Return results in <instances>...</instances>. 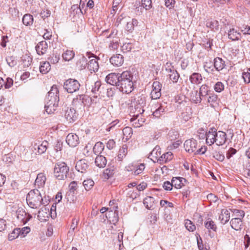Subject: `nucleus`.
Wrapping results in <instances>:
<instances>
[{
	"instance_id": "nucleus-1",
	"label": "nucleus",
	"mask_w": 250,
	"mask_h": 250,
	"mask_svg": "<svg viewBox=\"0 0 250 250\" xmlns=\"http://www.w3.org/2000/svg\"><path fill=\"white\" fill-rule=\"evenodd\" d=\"M129 110L130 116L132 117L131 121L136 120L139 117L140 115L142 116V114L144 112V107L146 105V98L145 97L140 96L136 97H132Z\"/></svg>"
},
{
	"instance_id": "nucleus-2",
	"label": "nucleus",
	"mask_w": 250,
	"mask_h": 250,
	"mask_svg": "<svg viewBox=\"0 0 250 250\" xmlns=\"http://www.w3.org/2000/svg\"><path fill=\"white\" fill-rule=\"evenodd\" d=\"M59 91L56 85H53L48 92L45 99V108L48 114L54 113L59 105Z\"/></svg>"
},
{
	"instance_id": "nucleus-3",
	"label": "nucleus",
	"mask_w": 250,
	"mask_h": 250,
	"mask_svg": "<svg viewBox=\"0 0 250 250\" xmlns=\"http://www.w3.org/2000/svg\"><path fill=\"white\" fill-rule=\"evenodd\" d=\"M133 74L128 71L121 73V77L117 89L123 93L129 94L134 89Z\"/></svg>"
},
{
	"instance_id": "nucleus-4",
	"label": "nucleus",
	"mask_w": 250,
	"mask_h": 250,
	"mask_svg": "<svg viewBox=\"0 0 250 250\" xmlns=\"http://www.w3.org/2000/svg\"><path fill=\"white\" fill-rule=\"evenodd\" d=\"M26 201L28 206L31 208H36L41 205L47 203L44 202L40 192L37 189L31 190L26 196Z\"/></svg>"
},
{
	"instance_id": "nucleus-5",
	"label": "nucleus",
	"mask_w": 250,
	"mask_h": 250,
	"mask_svg": "<svg viewBox=\"0 0 250 250\" xmlns=\"http://www.w3.org/2000/svg\"><path fill=\"white\" fill-rule=\"evenodd\" d=\"M69 171V167L64 163H58L54 167V175L59 180L64 179L66 178Z\"/></svg>"
},
{
	"instance_id": "nucleus-6",
	"label": "nucleus",
	"mask_w": 250,
	"mask_h": 250,
	"mask_svg": "<svg viewBox=\"0 0 250 250\" xmlns=\"http://www.w3.org/2000/svg\"><path fill=\"white\" fill-rule=\"evenodd\" d=\"M80 86L79 82L73 79L66 80L63 83L64 89L69 93H73L79 90Z\"/></svg>"
},
{
	"instance_id": "nucleus-7",
	"label": "nucleus",
	"mask_w": 250,
	"mask_h": 250,
	"mask_svg": "<svg viewBox=\"0 0 250 250\" xmlns=\"http://www.w3.org/2000/svg\"><path fill=\"white\" fill-rule=\"evenodd\" d=\"M88 97L84 94L78 95L74 98L72 102V104L75 107V109L82 110L88 102Z\"/></svg>"
},
{
	"instance_id": "nucleus-8",
	"label": "nucleus",
	"mask_w": 250,
	"mask_h": 250,
	"mask_svg": "<svg viewBox=\"0 0 250 250\" xmlns=\"http://www.w3.org/2000/svg\"><path fill=\"white\" fill-rule=\"evenodd\" d=\"M121 77V74L117 73H111L105 77V81L107 83L118 87V83Z\"/></svg>"
},
{
	"instance_id": "nucleus-9",
	"label": "nucleus",
	"mask_w": 250,
	"mask_h": 250,
	"mask_svg": "<svg viewBox=\"0 0 250 250\" xmlns=\"http://www.w3.org/2000/svg\"><path fill=\"white\" fill-rule=\"evenodd\" d=\"M167 107L166 103H158L155 104L154 108V110L153 112V116L157 118H160L165 114Z\"/></svg>"
},
{
	"instance_id": "nucleus-10",
	"label": "nucleus",
	"mask_w": 250,
	"mask_h": 250,
	"mask_svg": "<svg viewBox=\"0 0 250 250\" xmlns=\"http://www.w3.org/2000/svg\"><path fill=\"white\" fill-rule=\"evenodd\" d=\"M16 216L18 220L23 224H25L32 217V216L27 213L22 208H19L16 211Z\"/></svg>"
},
{
	"instance_id": "nucleus-11",
	"label": "nucleus",
	"mask_w": 250,
	"mask_h": 250,
	"mask_svg": "<svg viewBox=\"0 0 250 250\" xmlns=\"http://www.w3.org/2000/svg\"><path fill=\"white\" fill-rule=\"evenodd\" d=\"M184 147L186 151L189 153H194L195 152L197 146V141L194 139H191L186 140L184 143Z\"/></svg>"
},
{
	"instance_id": "nucleus-12",
	"label": "nucleus",
	"mask_w": 250,
	"mask_h": 250,
	"mask_svg": "<svg viewBox=\"0 0 250 250\" xmlns=\"http://www.w3.org/2000/svg\"><path fill=\"white\" fill-rule=\"evenodd\" d=\"M216 132V129L211 127L209 129L208 131L206 133V143L209 146H211L215 143Z\"/></svg>"
},
{
	"instance_id": "nucleus-13",
	"label": "nucleus",
	"mask_w": 250,
	"mask_h": 250,
	"mask_svg": "<svg viewBox=\"0 0 250 250\" xmlns=\"http://www.w3.org/2000/svg\"><path fill=\"white\" fill-rule=\"evenodd\" d=\"M66 142L71 147H75L79 143V139L76 134L70 133L66 138Z\"/></svg>"
},
{
	"instance_id": "nucleus-14",
	"label": "nucleus",
	"mask_w": 250,
	"mask_h": 250,
	"mask_svg": "<svg viewBox=\"0 0 250 250\" xmlns=\"http://www.w3.org/2000/svg\"><path fill=\"white\" fill-rule=\"evenodd\" d=\"M114 31H112V32L107 36V39H110L112 38V40L110 41V43L108 45V48L110 50L114 51L118 49L119 47V41L118 38L116 36H113Z\"/></svg>"
},
{
	"instance_id": "nucleus-15",
	"label": "nucleus",
	"mask_w": 250,
	"mask_h": 250,
	"mask_svg": "<svg viewBox=\"0 0 250 250\" xmlns=\"http://www.w3.org/2000/svg\"><path fill=\"white\" fill-rule=\"evenodd\" d=\"M92 59H90L87 64V69L91 72V73L95 72L98 70L99 63L98 62V59L95 56L91 55Z\"/></svg>"
},
{
	"instance_id": "nucleus-16",
	"label": "nucleus",
	"mask_w": 250,
	"mask_h": 250,
	"mask_svg": "<svg viewBox=\"0 0 250 250\" xmlns=\"http://www.w3.org/2000/svg\"><path fill=\"white\" fill-rule=\"evenodd\" d=\"M89 167L87 161L85 159H81L78 161L75 166L76 169L81 173H84Z\"/></svg>"
},
{
	"instance_id": "nucleus-17",
	"label": "nucleus",
	"mask_w": 250,
	"mask_h": 250,
	"mask_svg": "<svg viewBox=\"0 0 250 250\" xmlns=\"http://www.w3.org/2000/svg\"><path fill=\"white\" fill-rule=\"evenodd\" d=\"M76 110L74 108H67L65 110L64 117L69 123L73 122L76 119Z\"/></svg>"
},
{
	"instance_id": "nucleus-18",
	"label": "nucleus",
	"mask_w": 250,
	"mask_h": 250,
	"mask_svg": "<svg viewBox=\"0 0 250 250\" xmlns=\"http://www.w3.org/2000/svg\"><path fill=\"white\" fill-rule=\"evenodd\" d=\"M215 142L217 146H220L224 145L226 141V134L225 132L221 131H219L215 134Z\"/></svg>"
},
{
	"instance_id": "nucleus-19",
	"label": "nucleus",
	"mask_w": 250,
	"mask_h": 250,
	"mask_svg": "<svg viewBox=\"0 0 250 250\" xmlns=\"http://www.w3.org/2000/svg\"><path fill=\"white\" fill-rule=\"evenodd\" d=\"M124 57L121 54H116L111 57L110 59V62L114 66H119L124 62Z\"/></svg>"
},
{
	"instance_id": "nucleus-20",
	"label": "nucleus",
	"mask_w": 250,
	"mask_h": 250,
	"mask_svg": "<svg viewBox=\"0 0 250 250\" xmlns=\"http://www.w3.org/2000/svg\"><path fill=\"white\" fill-rule=\"evenodd\" d=\"M48 49V44L45 41L39 42L36 46V50L39 55H43Z\"/></svg>"
},
{
	"instance_id": "nucleus-21",
	"label": "nucleus",
	"mask_w": 250,
	"mask_h": 250,
	"mask_svg": "<svg viewBox=\"0 0 250 250\" xmlns=\"http://www.w3.org/2000/svg\"><path fill=\"white\" fill-rule=\"evenodd\" d=\"M186 179L182 177H173L171 180L172 185L177 189L181 188L185 185Z\"/></svg>"
},
{
	"instance_id": "nucleus-22",
	"label": "nucleus",
	"mask_w": 250,
	"mask_h": 250,
	"mask_svg": "<svg viewBox=\"0 0 250 250\" xmlns=\"http://www.w3.org/2000/svg\"><path fill=\"white\" fill-rule=\"evenodd\" d=\"M230 213L228 210L226 209H223L221 211V213L219 216L221 224L223 225L226 224L229 220Z\"/></svg>"
},
{
	"instance_id": "nucleus-23",
	"label": "nucleus",
	"mask_w": 250,
	"mask_h": 250,
	"mask_svg": "<svg viewBox=\"0 0 250 250\" xmlns=\"http://www.w3.org/2000/svg\"><path fill=\"white\" fill-rule=\"evenodd\" d=\"M91 55H93L90 52H87L85 54V56H83L80 58L79 60L77 62V65H79L81 69L85 68L86 66H87V60L86 57L89 59L91 58Z\"/></svg>"
},
{
	"instance_id": "nucleus-24",
	"label": "nucleus",
	"mask_w": 250,
	"mask_h": 250,
	"mask_svg": "<svg viewBox=\"0 0 250 250\" xmlns=\"http://www.w3.org/2000/svg\"><path fill=\"white\" fill-rule=\"evenodd\" d=\"M46 181V177L42 173H40L37 175L35 180V185L38 188H42L44 186Z\"/></svg>"
},
{
	"instance_id": "nucleus-25",
	"label": "nucleus",
	"mask_w": 250,
	"mask_h": 250,
	"mask_svg": "<svg viewBox=\"0 0 250 250\" xmlns=\"http://www.w3.org/2000/svg\"><path fill=\"white\" fill-rule=\"evenodd\" d=\"M116 171V167L114 166H108L104 170V176L105 179H108L113 176Z\"/></svg>"
},
{
	"instance_id": "nucleus-26",
	"label": "nucleus",
	"mask_w": 250,
	"mask_h": 250,
	"mask_svg": "<svg viewBox=\"0 0 250 250\" xmlns=\"http://www.w3.org/2000/svg\"><path fill=\"white\" fill-rule=\"evenodd\" d=\"M231 228L238 231L242 229V220L241 218H232L230 221Z\"/></svg>"
},
{
	"instance_id": "nucleus-27",
	"label": "nucleus",
	"mask_w": 250,
	"mask_h": 250,
	"mask_svg": "<svg viewBox=\"0 0 250 250\" xmlns=\"http://www.w3.org/2000/svg\"><path fill=\"white\" fill-rule=\"evenodd\" d=\"M61 54V51L60 50H54L53 51L52 55L48 58L50 62L53 64H55L58 62L60 60V56Z\"/></svg>"
},
{
	"instance_id": "nucleus-28",
	"label": "nucleus",
	"mask_w": 250,
	"mask_h": 250,
	"mask_svg": "<svg viewBox=\"0 0 250 250\" xmlns=\"http://www.w3.org/2000/svg\"><path fill=\"white\" fill-rule=\"evenodd\" d=\"M240 37L241 33L237 32L234 28L230 29L228 32V38L232 41H238Z\"/></svg>"
},
{
	"instance_id": "nucleus-29",
	"label": "nucleus",
	"mask_w": 250,
	"mask_h": 250,
	"mask_svg": "<svg viewBox=\"0 0 250 250\" xmlns=\"http://www.w3.org/2000/svg\"><path fill=\"white\" fill-rule=\"evenodd\" d=\"M202 75L199 73L194 72L189 77V81L192 84H198L202 82Z\"/></svg>"
},
{
	"instance_id": "nucleus-30",
	"label": "nucleus",
	"mask_w": 250,
	"mask_h": 250,
	"mask_svg": "<svg viewBox=\"0 0 250 250\" xmlns=\"http://www.w3.org/2000/svg\"><path fill=\"white\" fill-rule=\"evenodd\" d=\"M106 159L102 155H99L96 157L95 160L96 165L100 168L104 167L106 165Z\"/></svg>"
},
{
	"instance_id": "nucleus-31",
	"label": "nucleus",
	"mask_w": 250,
	"mask_h": 250,
	"mask_svg": "<svg viewBox=\"0 0 250 250\" xmlns=\"http://www.w3.org/2000/svg\"><path fill=\"white\" fill-rule=\"evenodd\" d=\"M225 66V62L222 59L216 57L214 59V66L217 71L222 70Z\"/></svg>"
},
{
	"instance_id": "nucleus-32",
	"label": "nucleus",
	"mask_w": 250,
	"mask_h": 250,
	"mask_svg": "<svg viewBox=\"0 0 250 250\" xmlns=\"http://www.w3.org/2000/svg\"><path fill=\"white\" fill-rule=\"evenodd\" d=\"M206 25L214 31H216L219 29V24L217 21L208 20L206 21Z\"/></svg>"
},
{
	"instance_id": "nucleus-33",
	"label": "nucleus",
	"mask_w": 250,
	"mask_h": 250,
	"mask_svg": "<svg viewBox=\"0 0 250 250\" xmlns=\"http://www.w3.org/2000/svg\"><path fill=\"white\" fill-rule=\"evenodd\" d=\"M172 152L168 151L161 155V157L158 158V161H159L160 163H167L172 160Z\"/></svg>"
},
{
	"instance_id": "nucleus-34",
	"label": "nucleus",
	"mask_w": 250,
	"mask_h": 250,
	"mask_svg": "<svg viewBox=\"0 0 250 250\" xmlns=\"http://www.w3.org/2000/svg\"><path fill=\"white\" fill-rule=\"evenodd\" d=\"M154 198L151 196L146 197L143 202L146 208L148 209H151L154 207Z\"/></svg>"
},
{
	"instance_id": "nucleus-35",
	"label": "nucleus",
	"mask_w": 250,
	"mask_h": 250,
	"mask_svg": "<svg viewBox=\"0 0 250 250\" xmlns=\"http://www.w3.org/2000/svg\"><path fill=\"white\" fill-rule=\"evenodd\" d=\"M209 87L206 84H203L199 88V96L203 98L210 94Z\"/></svg>"
},
{
	"instance_id": "nucleus-36",
	"label": "nucleus",
	"mask_w": 250,
	"mask_h": 250,
	"mask_svg": "<svg viewBox=\"0 0 250 250\" xmlns=\"http://www.w3.org/2000/svg\"><path fill=\"white\" fill-rule=\"evenodd\" d=\"M123 140L127 141L131 137L133 134L132 129L130 127L126 126L123 129Z\"/></svg>"
},
{
	"instance_id": "nucleus-37",
	"label": "nucleus",
	"mask_w": 250,
	"mask_h": 250,
	"mask_svg": "<svg viewBox=\"0 0 250 250\" xmlns=\"http://www.w3.org/2000/svg\"><path fill=\"white\" fill-rule=\"evenodd\" d=\"M51 69V66L48 62H43L41 63L40 71L42 74H46Z\"/></svg>"
},
{
	"instance_id": "nucleus-38",
	"label": "nucleus",
	"mask_w": 250,
	"mask_h": 250,
	"mask_svg": "<svg viewBox=\"0 0 250 250\" xmlns=\"http://www.w3.org/2000/svg\"><path fill=\"white\" fill-rule=\"evenodd\" d=\"M127 153V146L126 145L123 146L118 152L117 158L119 161H122L126 155Z\"/></svg>"
},
{
	"instance_id": "nucleus-39",
	"label": "nucleus",
	"mask_w": 250,
	"mask_h": 250,
	"mask_svg": "<svg viewBox=\"0 0 250 250\" xmlns=\"http://www.w3.org/2000/svg\"><path fill=\"white\" fill-rule=\"evenodd\" d=\"M33 17L29 14H25L22 18V22L26 26H30L33 23Z\"/></svg>"
},
{
	"instance_id": "nucleus-40",
	"label": "nucleus",
	"mask_w": 250,
	"mask_h": 250,
	"mask_svg": "<svg viewBox=\"0 0 250 250\" xmlns=\"http://www.w3.org/2000/svg\"><path fill=\"white\" fill-rule=\"evenodd\" d=\"M161 148L160 146H156L150 152L149 156L152 157L151 159L153 160V158H154L158 161V158L161 157Z\"/></svg>"
},
{
	"instance_id": "nucleus-41",
	"label": "nucleus",
	"mask_w": 250,
	"mask_h": 250,
	"mask_svg": "<svg viewBox=\"0 0 250 250\" xmlns=\"http://www.w3.org/2000/svg\"><path fill=\"white\" fill-rule=\"evenodd\" d=\"M212 157L216 160L223 162L225 159L224 155L220 151L213 150L211 152Z\"/></svg>"
},
{
	"instance_id": "nucleus-42",
	"label": "nucleus",
	"mask_w": 250,
	"mask_h": 250,
	"mask_svg": "<svg viewBox=\"0 0 250 250\" xmlns=\"http://www.w3.org/2000/svg\"><path fill=\"white\" fill-rule=\"evenodd\" d=\"M75 54L73 51L67 50L62 54L63 59L65 61L71 60L74 57Z\"/></svg>"
},
{
	"instance_id": "nucleus-43",
	"label": "nucleus",
	"mask_w": 250,
	"mask_h": 250,
	"mask_svg": "<svg viewBox=\"0 0 250 250\" xmlns=\"http://www.w3.org/2000/svg\"><path fill=\"white\" fill-rule=\"evenodd\" d=\"M48 143L46 141H44L39 146H37L38 153L39 154H42L44 153L47 148Z\"/></svg>"
},
{
	"instance_id": "nucleus-44",
	"label": "nucleus",
	"mask_w": 250,
	"mask_h": 250,
	"mask_svg": "<svg viewBox=\"0 0 250 250\" xmlns=\"http://www.w3.org/2000/svg\"><path fill=\"white\" fill-rule=\"evenodd\" d=\"M18 228L14 229L11 232L8 234V239L9 241H13L20 236Z\"/></svg>"
},
{
	"instance_id": "nucleus-45",
	"label": "nucleus",
	"mask_w": 250,
	"mask_h": 250,
	"mask_svg": "<svg viewBox=\"0 0 250 250\" xmlns=\"http://www.w3.org/2000/svg\"><path fill=\"white\" fill-rule=\"evenodd\" d=\"M101 83L100 81L95 82L94 84L92 85L91 92L94 94H99L101 92Z\"/></svg>"
},
{
	"instance_id": "nucleus-46",
	"label": "nucleus",
	"mask_w": 250,
	"mask_h": 250,
	"mask_svg": "<svg viewBox=\"0 0 250 250\" xmlns=\"http://www.w3.org/2000/svg\"><path fill=\"white\" fill-rule=\"evenodd\" d=\"M205 227L208 229H212L213 231H216L217 227L214 222L211 219H208L205 223Z\"/></svg>"
},
{
	"instance_id": "nucleus-47",
	"label": "nucleus",
	"mask_w": 250,
	"mask_h": 250,
	"mask_svg": "<svg viewBox=\"0 0 250 250\" xmlns=\"http://www.w3.org/2000/svg\"><path fill=\"white\" fill-rule=\"evenodd\" d=\"M18 229L19 231H20L19 232V234L21 238L25 237L31 230V229L29 227H24L22 228H18Z\"/></svg>"
},
{
	"instance_id": "nucleus-48",
	"label": "nucleus",
	"mask_w": 250,
	"mask_h": 250,
	"mask_svg": "<svg viewBox=\"0 0 250 250\" xmlns=\"http://www.w3.org/2000/svg\"><path fill=\"white\" fill-rule=\"evenodd\" d=\"M134 45L131 42H125L121 46V50L123 53H127L131 51Z\"/></svg>"
},
{
	"instance_id": "nucleus-49",
	"label": "nucleus",
	"mask_w": 250,
	"mask_h": 250,
	"mask_svg": "<svg viewBox=\"0 0 250 250\" xmlns=\"http://www.w3.org/2000/svg\"><path fill=\"white\" fill-rule=\"evenodd\" d=\"M94 185V182L90 179L84 180L83 185L86 190H89L92 188Z\"/></svg>"
},
{
	"instance_id": "nucleus-50",
	"label": "nucleus",
	"mask_w": 250,
	"mask_h": 250,
	"mask_svg": "<svg viewBox=\"0 0 250 250\" xmlns=\"http://www.w3.org/2000/svg\"><path fill=\"white\" fill-rule=\"evenodd\" d=\"M104 148V145L101 142H97L93 147V151L95 154L100 153Z\"/></svg>"
},
{
	"instance_id": "nucleus-51",
	"label": "nucleus",
	"mask_w": 250,
	"mask_h": 250,
	"mask_svg": "<svg viewBox=\"0 0 250 250\" xmlns=\"http://www.w3.org/2000/svg\"><path fill=\"white\" fill-rule=\"evenodd\" d=\"M185 226L186 229L189 231H193L196 229V226L188 219L185 220Z\"/></svg>"
},
{
	"instance_id": "nucleus-52",
	"label": "nucleus",
	"mask_w": 250,
	"mask_h": 250,
	"mask_svg": "<svg viewBox=\"0 0 250 250\" xmlns=\"http://www.w3.org/2000/svg\"><path fill=\"white\" fill-rule=\"evenodd\" d=\"M169 77L173 83H176L179 80L180 75L176 70L172 71V73L169 74Z\"/></svg>"
},
{
	"instance_id": "nucleus-53",
	"label": "nucleus",
	"mask_w": 250,
	"mask_h": 250,
	"mask_svg": "<svg viewBox=\"0 0 250 250\" xmlns=\"http://www.w3.org/2000/svg\"><path fill=\"white\" fill-rule=\"evenodd\" d=\"M208 96V102L210 106H213V104L217 103V96L213 93H210Z\"/></svg>"
},
{
	"instance_id": "nucleus-54",
	"label": "nucleus",
	"mask_w": 250,
	"mask_h": 250,
	"mask_svg": "<svg viewBox=\"0 0 250 250\" xmlns=\"http://www.w3.org/2000/svg\"><path fill=\"white\" fill-rule=\"evenodd\" d=\"M69 193H67L66 195L67 201H69V199L68 198V196H70V194H72V195H73V194H74V192L76 189V183L74 181L72 182L69 186Z\"/></svg>"
},
{
	"instance_id": "nucleus-55",
	"label": "nucleus",
	"mask_w": 250,
	"mask_h": 250,
	"mask_svg": "<svg viewBox=\"0 0 250 250\" xmlns=\"http://www.w3.org/2000/svg\"><path fill=\"white\" fill-rule=\"evenodd\" d=\"M145 169V165L143 164H141L137 165L134 168V174L135 175H138L141 173Z\"/></svg>"
},
{
	"instance_id": "nucleus-56",
	"label": "nucleus",
	"mask_w": 250,
	"mask_h": 250,
	"mask_svg": "<svg viewBox=\"0 0 250 250\" xmlns=\"http://www.w3.org/2000/svg\"><path fill=\"white\" fill-rule=\"evenodd\" d=\"M197 91L194 92V93L192 92V94H193V96L191 95L190 100L193 102L195 104L200 103L202 100V98L200 96L197 97Z\"/></svg>"
},
{
	"instance_id": "nucleus-57",
	"label": "nucleus",
	"mask_w": 250,
	"mask_h": 250,
	"mask_svg": "<svg viewBox=\"0 0 250 250\" xmlns=\"http://www.w3.org/2000/svg\"><path fill=\"white\" fill-rule=\"evenodd\" d=\"M242 77L245 83H250V68L248 69L247 71H244L242 73Z\"/></svg>"
},
{
	"instance_id": "nucleus-58",
	"label": "nucleus",
	"mask_w": 250,
	"mask_h": 250,
	"mask_svg": "<svg viewBox=\"0 0 250 250\" xmlns=\"http://www.w3.org/2000/svg\"><path fill=\"white\" fill-rule=\"evenodd\" d=\"M232 212L236 216L235 218H241V220L245 214L243 210L240 209H234L232 210Z\"/></svg>"
},
{
	"instance_id": "nucleus-59",
	"label": "nucleus",
	"mask_w": 250,
	"mask_h": 250,
	"mask_svg": "<svg viewBox=\"0 0 250 250\" xmlns=\"http://www.w3.org/2000/svg\"><path fill=\"white\" fill-rule=\"evenodd\" d=\"M214 89L217 92H221L224 89V85L222 82H218L214 85Z\"/></svg>"
},
{
	"instance_id": "nucleus-60",
	"label": "nucleus",
	"mask_w": 250,
	"mask_h": 250,
	"mask_svg": "<svg viewBox=\"0 0 250 250\" xmlns=\"http://www.w3.org/2000/svg\"><path fill=\"white\" fill-rule=\"evenodd\" d=\"M162 84L158 81H155L152 84V90L151 91L161 92Z\"/></svg>"
},
{
	"instance_id": "nucleus-61",
	"label": "nucleus",
	"mask_w": 250,
	"mask_h": 250,
	"mask_svg": "<svg viewBox=\"0 0 250 250\" xmlns=\"http://www.w3.org/2000/svg\"><path fill=\"white\" fill-rule=\"evenodd\" d=\"M142 6L146 10L150 9L152 7L151 0H142Z\"/></svg>"
},
{
	"instance_id": "nucleus-62",
	"label": "nucleus",
	"mask_w": 250,
	"mask_h": 250,
	"mask_svg": "<svg viewBox=\"0 0 250 250\" xmlns=\"http://www.w3.org/2000/svg\"><path fill=\"white\" fill-rule=\"evenodd\" d=\"M79 220L76 218H73L72 219V224L71 225L69 233H70L71 232H73L75 229L77 227Z\"/></svg>"
},
{
	"instance_id": "nucleus-63",
	"label": "nucleus",
	"mask_w": 250,
	"mask_h": 250,
	"mask_svg": "<svg viewBox=\"0 0 250 250\" xmlns=\"http://www.w3.org/2000/svg\"><path fill=\"white\" fill-rule=\"evenodd\" d=\"M241 31L244 34L250 35V26L248 25H243L240 27Z\"/></svg>"
},
{
	"instance_id": "nucleus-64",
	"label": "nucleus",
	"mask_w": 250,
	"mask_h": 250,
	"mask_svg": "<svg viewBox=\"0 0 250 250\" xmlns=\"http://www.w3.org/2000/svg\"><path fill=\"white\" fill-rule=\"evenodd\" d=\"M2 160L6 163H10L13 160V157L11 154L8 153L3 157Z\"/></svg>"
}]
</instances>
